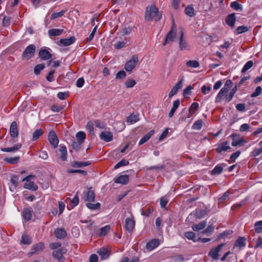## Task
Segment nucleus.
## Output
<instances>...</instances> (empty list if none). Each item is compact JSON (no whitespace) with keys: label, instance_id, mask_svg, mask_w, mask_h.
I'll return each instance as SVG.
<instances>
[{"label":"nucleus","instance_id":"1","mask_svg":"<svg viewBox=\"0 0 262 262\" xmlns=\"http://www.w3.org/2000/svg\"><path fill=\"white\" fill-rule=\"evenodd\" d=\"M162 17L161 14L159 12L158 9L155 5H152L150 7H147L146 9L145 18L147 20L154 19L156 21L160 20Z\"/></svg>","mask_w":262,"mask_h":262},{"label":"nucleus","instance_id":"2","mask_svg":"<svg viewBox=\"0 0 262 262\" xmlns=\"http://www.w3.org/2000/svg\"><path fill=\"white\" fill-rule=\"evenodd\" d=\"M229 89V79L227 80L224 86L220 90L218 93L216 99V102H221V100L225 99L227 102H229V95L228 91Z\"/></svg>","mask_w":262,"mask_h":262},{"label":"nucleus","instance_id":"3","mask_svg":"<svg viewBox=\"0 0 262 262\" xmlns=\"http://www.w3.org/2000/svg\"><path fill=\"white\" fill-rule=\"evenodd\" d=\"M67 252V249L64 247H62L53 251L52 256L54 258L58 260L59 262H64L65 258L63 255L66 254Z\"/></svg>","mask_w":262,"mask_h":262},{"label":"nucleus","instance_id":"4","mask_svg":"<svg viewBox=\"0 0 262 262\" xmlns=\"http://www.w3.org/2000/svg\"><path fill=\"white\" fill-rule=\"evenodd\" d=\"M176 26L173 23L171 30L167 33L163 46H165L169 41H173L176 37Z\"/></svg>","mask_w":262,"mask_h":262},{"label":"nucleus","instance_id":"5","mask_svg":"<svg viewBox=\"0 0 262 262\" xmlns=\"http://www.w3.org/2000/svg\"><path fill=\"white\" fill-rule=\"evenodd\" d=\"M138 62V55L135 54L132 56L131 59L126 62L124 66V69L129 72H131L136 67Z\"/></svg>","mask_w":262,"mask_h":262},{"label":"nucleus","instance_id":"6","mask_svg":"<svg viewBox=\"0 0 262 262\" xmlns=\"http://www.w3.org/2000/svg\"><path fill=\"white\" fill-rule=\"evenodd\" d=\"M35 52V46L32 44L28 46L22 54V58L26 60H29L34 56Z\"/></svg>","mask_w":262,"mask_h":262},{"label":"nucleus","instance_id":"7","mask_svg":"<svg viewBox=\"0 0 262 262\" xmlns=\"http://www.w3.org/2000/svg\"><path fill=\"white\" fill-rule=\"evenodd\" d=\"M45 248L44 243L41 242L35 245H34L31 249V251L27 253L28 257H31L34 254H38L41 252Z\"/></svg>","mask_w":262,"mask_h":262},{"label":"nucleus","instance_id":"8","mask_svg":"<svg viewBox=\"0 0 262 262\" xmlns=\"http://www.w3.org/2000/svg\"><path fill=\"white\" fill-rule=\"evenodd\" d=\"M224 244H221L217 247L212 248L208 253V256L214 260H217L219 259V252L224 246Z\"/></svg>","mask_w":262,"mask_h":262},{"label":"nucleus","instance_id":"9","mask_svg":"<svg viewBox=\"0 0 262 262\" xmlns=\"http://www.w3.org/2000/svg\"><path fill=\"white\" fill-rule=\"evenodd\" d=\"M184 33L183 30L180 32V36L179 39V47L181 50H190V46L187 41L184 39Z\"/></svg>","mask_w":262,"mask_h":262},{"label":"nucleus","instance_id":"10","mask_svg":"<svg viewBox=\"0 0 262 262\" xmlns=\"http://www.w3.org/2000/svg\"><path fill=\"white\" fill-rule=\"evenodd\" d=\"M48 140L50 144L54 148L57 147L59 142V140L56 133L54 130H51L49 132L48 135Z\"/></svg>","mask_w":262,"mask_h":262},{"label":"nucleus","instance_id":"11","mask_svg":"<svg viewBox=\"0 0 262 262\" xmlns=\"http://www.w3.org/2000/svg\"><path fill=\"white\" fill-rule=\"evenodd\" d=\"M231 137L233 140L232 142L233 146H239L247 143V141L241 137L239 135L233 134Z\"/></svg>","mask_w":262,"mask_h":262},{"label":"nucleus","instance_id":"12","mask_svg":"<svg viewBox=\"0 0 262 262\" xmlns=\"http://www.w3.org/2000/svg\"><path fill=\"white\" fill-rule=\"evenodd\" d=\"M83 200L85 202H94L95 199V194L91 188L88 189L86 191L83 192Z\"/></svg>","mask_w":262,"mask_h":262},{"label":"nucleus","instance_id":"13","mask_svg":"<svg viewBox=\"0 0 262 262\" xmlns=\"http://www.w3.org/2000/svg\"><path fill=\"white\" fill-rule=\"evenodd\" d=\"M135 226V221L133 218L127 217L125 221V229L128 232H132Z\"/></svg>","mask_w":262,"mask_h":262},{"label":"nucleus","instance_id":"14","mask_svg":"<svg viewBox=\"0 0 262 262\" xmlns=\"http://www.w3.org/2000/svg\"><path fill=\"white\" fill-rule=\"evenodd\" d=\"M129 180V177L127 174L119 175L115 179V183L122 185L127 184Z\"/></svg>","mask_w":262,"mask_h":262},{"label":"nucleus","instance_id":"15","mask_svg":"<svg viewBox=\"0 0 262 262\" xmlns=\"http://www.w3.org/2000/svg\"><path fill=\"white\" fill-rule=\"evenodd\" d=\"M160 244L159 239L155 238L148 242L146 245V248L148 251H151L157 248Z\"/></svg>","mask_w":262,"mask_h":262},{"label":"nucleus","instance_id":"16","mask_svg":"<svg viewBox=\"0 0 262 262\" xmlns=\"http://www.w3.org/2000/svg\"><path fill=\"white\" fill-rule=\"evenodd\" d=\"M18 177L16 174L12 176L10 180V185H9V189L11 191H14L17 188L18 185Z\"/></svg>","mask_w":262,"mask_h":262},{"label":"nucleus","instance_id":"17","mask_svg":"<svg viewBox=\"0 0 262 262\" xmlns=\"http://www.w3.org/2000/svg\"><path fill=\"white\" fill-rule=\"evenodd\" d=\"M38 55L42 60H46L52 58V54L46 49H41Z\"/></svg>","mask_w":262,"mask_h":262},{"label":"nucleus","instance_id":"18","mask_svg":"<svg viewBox=\"0 0 262 262\" xmlns=\"http://www.w3.org/2000/svg\"><path fill=\"white\" fill-rule=\"evenodd\" d=\"M10 134L12 138L17 137L18 130L17 129V124L16 121H13L10 127Z\"/></svg>","mask_w":262,"mask_h":262},{"label":"nucleus","instance_id":"19","mask_svg":"<svg viewBox=\"0 0 262 262\" xmlns=\"http://www.w3.org/2000/svg\"><path fill=\"white\" fill-rule=\"evenodd\" d=\"M101 140L108 142L113 140V134L110 132H102L100 135Z\"/></svg>","mask_w":262,"mask_h":262},{"label":"nucleus","instance_id":"20","mask_svg":"<svg viewBox=\"0 0 262 262\" xmlns=\"http://www.w3.org/2000/svg\"><path fill=\"white\" fill-rule=\"evenodd\" d=\"M54 234L58 239H63L67 236V233L64 228H57L54 231Z\"/></svg>","mask_w":262,"mask_h":262},{"label":"nucleus","instance_id":"21","mask_svg":"<svg viewBox=\"0 0 262 262\" xmlns=\"http://www.w3.org/2000/svg\"><path fill=\"white\" fill-rule=\"evenodd\" d=\"M33 210L31 208H26L23 210V216L25 220L29 221L32 217Z\"/></svg>","mask_w":262,"mask_h":262},{"label":"nucleus","instance_id":"22","mask_svg":"<svg viewBox=\"0 0 262 262\" xmlns=\"http://www.w3.org/2000/svg\"><path fill=\"white\" fill-rule=\"evenodd\" d=\"M246 239L244 237H239L235 241L233 248L238 247L241 249L242 247H244L246 246Z\"/></svg>","mask_w":262,"mask_h":262},{"label":"nucleus","instance_id":"23","mask_svg":"<svg viewBox=\"0 0 262 262\" xmlns=\"http://www.w3.org/2000/svg\"><path fill=\"white\" fill-rule=\"evenodd\" d=\"M97 253L100 256L101 258L102 259H107L110 255V252L109 251L104 248H100L98 251Z\"/></svg>","mask_w":262,"mask_h":262},{"label":"nucleus","instance_id":"24","mask_svg":"<svg viewBox=\"0 0 262 262\" xmlns=\"http://www.w3.org/2000/svg\"><path fill=\"white\" fill-rule=\"evenodd\" d=\"M228 149H229V146L228 145V141H225L220 144L216 148V150L218 153H222L223 151H227Z\"/></svg>","mask_w":262,"mask_h":262},{"label":"nucleus","instance_id":"25","mask_svg":"<svg viewBox=\"0 0 262 262\" xmlns=\"http://www.w3.org/2000/svg\"><path fill=\"white\" fill-rule=\"evenodd\" d=\"M75 41L74 36H71L70 38L61 39L60 43L63 46H68L73 44Z\"/></svg>","mask_w":262,"mask_h":262},{"label":"nucleus","instance_id":"26","mask_svg":"<svg viewBox=\"0 0 262 262\" xmlns=\"http://www.w3.org/2000/svg\"><path fill=\"white\" fill-rule=\"evenodd\" d=\"M199 108V104L196 102H193L191 104L189 109V114L185 117V120L189 118Z\"/></svg>","mask_w":262,"mask_h":262},{"label":"nucleus","instance_id":"27","mask_svg":"<svg viewBox=\"0 0 262 262\" xmlns=\"http://www.w3.org/2000/svg\"><path fill=\"white\" fill-rule=\"evenodd\" d=\"M154 130L149 131L147 134L144 135L140 140L139 142V145H142L146 142H147L154 134Z\"/></svg>","mask_w":262,"mask_h":262},{"label":"nucleus","instance_id":"28","mask_svg":"<svg viewBox=\"0 0 262 262\" xmlns=\"http://www.w3.org/2000/svg\"><path fill=\"white\" fill-rule=\"evenodd\" d=\"M21 147V143H17L14 145V146L11 147H7V148H2L1 149L2 151L4 152H14L18 150Z\"/></svg>","mask_w":262,"mask_h":262},{"label":"nucleus","instance_id":"29","mask_svg":"<svg viewBox=\"0 0 262 262\" xmlns=\"http://www.w3.org/2000/svg\"><path fill=\"white\" fill-rule=\"evenodd\" d=\"M63 32V29H52L48 31V34L50 36H58L60 35Z\"/></svg>","mask_w":262,"mask_h":262},{"label":"nucleus","instance_id":"30","mask_svg":"<svg viewBox=\"0 0 262 262\" xmlns=\"http://www.w3.org/2000/svg\"><path fill=\"white\" fill-rule=\"evenodd\" d=\"M180 101L179 99H177V100L174 101V102L173 103L172 107L168 114L169 117L171 118L173 116L175 112L176 111L177 109L178 108V107L180 105Z\"/></svg>","mask_w":262,"mask_h":262},{"label":"nucleus","instance_id":"31","mask_svg":"<svg viewBox=\"0 0 262 262\" xmlns=\"http://www.w3.org/2000/svg\"><path fill=\"white\" fill-rule=\"evenodd\" d=\"M59 152H60V159L62 161H65L67 160V150L65 146L60 145Z\"/></svg>","mask_w":262,"mask_h":262},{"label":"nucleus","instance_id":"32","mask_svg":"<svg viewBox=\"0 0 262 262\" xmlns=\"http://www.w3.org/2000/svg\"><path fill=\"white\" fill-rule=\"evenodd\" d=\"M82 145V143L75 139L71 140V146L73 149L76 151H79L81 148Z\"/></svg>","mask_w":262,"mask_h":262},{"label":"nucleus","instance_id":"33","mask_svg":"<svg viewBox=\"0 0 262 262\" xmlns=\"http://www.w3.org/2000/svg\"><path fill=\"white\" fill-rule=\"evenodd\" d=\"M76 138L77 141H78L83 144L84 142L85 139H86V134L83 132H82V131L78 132L76 134Z\"/></svg>","mask_w":262,"mask_h":262},{"label":"nucleus","instance_id":"34","mask_svg":"<svg viewBox=\"0 0 262 262\" xmlns=\"http://www.w3.org/2000/svg\"><path fill=\"white\" fill-rule=\"evenodd\" d=\"M43 131L42 129L39 128L35 130L32 134V140L33 141H36L39 139V138L43 135Z\"/></svg>","mask_w":262,"mask_h":262},{"label":"nucleus","instance_id":"35","mask_svg":"<svg viewBox=\"0 0 262 262\" xmlns=\"http://www.w3.org/2000/svg\"><path fill=\"white\" fill-rule=\"evenodd\" d=\"M110 229L111 227L110 225H106L104 227L101 228L99 233V236L102 237L105 236L110 231Z\"/></svg>","mask_w":262,"mask_h":262},{"label":"nucleus","instance_id":"36","mask_svg":"<svg viewBox=\"0 0 262 262\" xmlns=\"http://www.w3.org/2000/svg\"><path fill=\"white\" fill-rule=\"evenodd\" d=\"M185 13L187 15L190 17H193L195 15L194 8L190 5L187 6L185 8Z\"/></svg>","mask_w":262,"mask_h":262},{"label":"nucleus","instance_id":"37","mask_svg":"<svg viewBox=\"0 0 262 262\" xmlns=\"http://www.w3.org/2000/svg\"><path fill=\"white\" fill-rule=\"evenodd\" d=\"M254 226L255 233H260L262 232V220L256 222Z\"/></svg>","mask_w":262,"mask_h":262},{"label":"nucleus","instance_id":"38","mask_svg":"<svg viewBox=\"0 0 262 262\" xmlns=\"http://www.w3.org/2000/svg\"><path fill=\"white\" fill-rule=\"evenodd\" d=\"M185 236L189 240H192L193 242H197L195 234L192 231L186 232L184 234Z\"/></svg>","mask_w":262,"mask_h":262},{"label":"nucleus","instance_id":"39","mask_svg":"<svg viewBox=\"0 0 262 262\" xmlns=\"http://www.w3.org/2000/svg\"><path fill=\"white\" fill-rule=\"evenodd\" d=\"M206 226V222L203 221L196 225H194L192 228V229L195 231H198L200 230L204 229Z\"/></svg>","mask_w":262,"mask_h":262},{"label":"nucleus","instance_id":"40","mask_svg":"<svg viewBox=\"0 0 262 262\" xmlns=\"http://www.w3.org/2000/svg\"><path fill=\"white\" fill-rule=\"evenodd\" d=\"M21 242L27 245H29L32 243L31 238L27 234H24L21 236Z\"/></svg>","mask_w":262,"mask_h":262},{"label":"nucleus","instance_id":"41","mask_svg":"<svg viewBox=\"0 0 262 262\" xmlns=\"http://www.w3.org/2000/svg\"><path fill=\"white\" fill-rule=\"evenodd\" d=\"M24 187L26 189L33 191H36L38 189V186L33 182H30L28 183L25 184Z\"/></svg>","mask_w":262,"mask_h":262},{"label":"nucleus","instance_id":"42","mask_svg":"<svg viewBox=\"0 0 262 262\" xmlns=\"http://www.w3.org/2000/svg\"><path fill=\"white\" fill-rule=\"evenodd\" d=\"M101 204L100 203H97L96 204H93L91 202L86 204V206L90 209L94 210L100 208Z\"/></svg>","mask_w":262,"mask_h":262},{"label":"nucleus","instance_id":"43","mask_svg":"<svg viewBox=\"0 0 262 262\" xmlns=\"http://www.w3.org/2000/svg\"><path fill=\"white\" fill-rule=\"evenodd\" d=\"M230 7H231L236 11H242L243 10L242 5L236 1L232 2L230 3Z\"/></svg>","mask_w":262,"mask_h":262},{"label":"nucleus","instance_id":"44","mask_svg":"<svg viewBox=\"0 0 262 262\" xmlns=\"http://www.w3.org/2000/svg\"><path fill=\"white\" fill-rule=\"evenodd\" d=\"M139 120L138 117L134 114H131L127 119L126 121L131 124L134 123Z\"/></svg>","mask_w":262,"mask_h":262},{"label":"nucleus","instance_id":"45","mask_svg":"<svg viewBox=\"0 0 262 262\" xmlns=\"http://www.w3.org/2000/svg\"><path fill=\"white\" fill-rule=\"evenodd\" d=\"M67 172L68 173H78L83 176H86L87 174L86 171L79 169H68L67 170Z\"/></svg>","mask_w":262,"mask_h":262},{"label":"nucleus","instance_id":"46","mask_svg":"<svg viewBox=\"0 0 262 262\" xmlns=\"http://www.w3.org/2000/svg\"><path fill=\"white\" fill-rule=\"evenodd\" d=\"M66 12V10H62L59 12H55L52 14L51 16V19H54L55 18L62 16Z\"/></svg>","mask_w":262,"mask_h":262},{"label":"nucleus","instance_id":"47","mask_svg":"<svg viewBox=\"0 0 262 262\" xmlns=\"http://www.w3.org/2000/svg\"><path fill=\"white\" fill-rule=\"evenodd\" d=\"M186 66L189 67L196 68L200 66V63L196 60H189L186 62Z\"/></svg>","mask_w":262,"mask_h":262},{"label":"nucleus","instance_id":"48","mask_svg":"<svg viewBox=\"0 0 262 262\" xmlns=\"http://www.w3.org/2000/svg\"><path fill=\"white\" fill-rule=\"evenodd\" d=\"M44 68L45 64L43 63L38 64L35 67L34 72L36 75H38Z\"/></svg>","mask_w":262,"mask_h":262},{"label":"nucleus","instance_id":"49","mask_svg":"<svg viewBox=\"0 0 262 262\" xmlns=\"http://www.w3.org/2000/svg\"><path fill=\"white\" fill-rule=\"evenodd\" d=\"M203 125V121L202 120H198L193 124L192 128L193 129L200 130Z\"/></svg>","mask_w":262,"mask_h":262},{"label":"nucleus","instance_id":"50","mask_svg":"<svg viewBox=\"0 0 262 262\" xmlns=\"http://www.w3.org/2000/svg\"><path fill=\"white\" fill-rule=\"evenodd\" d=\"M249 30L248 28L246 26H241L238 27L236 29V34L238 35L243 33H245L248 31Z\"/></svg>","mask_w":262,"mask_h":262},{"label":"nucleus","instance_id":"51","mask_svg":"<svg viewBox=\"0 0 262 262\" xmlns=\"http://www.w3.org/2000/svg\"><path fill=\"white\" fill-rule=\"evenodd\" d=\"M253 65V62L252 61L250 60L248 61L244 66L242 70V73H245L249 69H250Z\"/></svg>","mask_w":262,"mask_h":262},{"label":"nucleus","instance_id":"52","mask_svg":"<svg viewBox=\"0 0 262 262\" xmlns=\"http://www.w3.org/2000/svg\"><path fill=\"white\" fill-rule=\"evenodd\" d=\"M223 171V168L221 166L218 165L216 166L213 170L211 171L212 175H216L220 174Z\"/></svg>","mask_w":262,"mask_h":262},{"label":"nucleus","instance_id":"53","mask_svg":"<svg viewBox=\"0 0 262 262\" xmlns=\"http://www.w3.org/2000/svg\"><path fill=\"white\" fill-rule=\"evenodd\" d=\"M153 212V208L151 206H149L148 207L147 209L145 210H142L141 212V214L143 216H149Z\"/></svg>","mask_w":262,"mask_h":262},{"label":"nucleus","instance_id":"54","mask_svg":"<svg viewBox=\"0 0 262 262\" xmlns=\"http://www.w3.org/2000/svg\"><path fill=\"white\" fill-rule=\"evenodd\" d=\"M136 84V81L132 79H127L125 83V85L127 88H133L135 86Z\"/></svg>","mask_w":262,"mask_h":262},{"label":"nucleus","instance_id":"55","mask_svg":"<svg viewBox=\"0 0 262 262\" xmlns=\"http://www.w3.org/2000/svg\"><path fill=\"white\" fill-rule=\"evenodd\" d=\"M19 159V157H15L13 158H5L4 161L10 164H13V163L17 162Z\"/></svg>","mask_w":262,"mask_h":262},{"label":"nucleus","instance_id":"56","mask_svg":"<svg viewBox=\"0 0 262 262\" xmlns=\"http://www.w3.org/2000/svg\"><path fill=\"white\" fill-rule=\"evenodd\" d=\"M126 76V72L123 70L119 71L116 76V79H124Z\"/></svg>","mask_w":262,"mask_h":262},{"label":"nucleus","instance_id":"57","mask_svg":"<svg viewBox=\"0 0 262 262\" xmlns=\"http://www.w3.org/2000/svg\"><path fill=\"white\" fill-rule=\"evenodd\" d=\"M193 89V86L191 85L188 86L184 90L183 96L184 97H187V96L191 94V90Z\"/></svg>","mask_w":262,"mask_h":262},{"label":"nucleus","instance_id":"58","mask_svg":"<svg viewBox=\"0 0 262 262\" xmlns=\"http://www.w3.org/2000/svg\"><path fill=\"white\" fill-rule=\"evenodd\" d=\"M262 92V89L260 86H257L255 91L251 94V97H256L259 96Z\"/></svg>","mask_w":262,"mask_h":262},{"label":"nucleus","instance_id":"59","mask_svg":"<svg viewBox=\"0 0 262 262\" xmlns=\"http://www.w3.org/2000/svg\"><path fill=\"white\" fill-rule=\"evenodd\" d=\"M168 200L165 196L162 197L160 199V204L162 208H164L167 205Z\"/></svg>","mask_w":262,"mask_h":262},{"label":"nucleus","instance_id":"60","mask_svg":"<svg viewBox=\"0 0 262 262\" xmlns=\"http://www.w3.org/2000/svg\"><path fill=\"white\" fill-rule=\"evenodd\" d=\"M240 154H241L240 150L236 151L234 153L232 154L230 156V163L234 162L235 160L239 157Z\"/></svg>","mask_w":262,"mask_h":262},{"label":"nucleus","instance_id":"61","mask_svg":"<svg viewBox=\"0 0 262 262\" xmlns=\"http://www.w3.org/2000/svg\"><path fill=\"white\" fill-rule=\"evenodd\" d=\"M86 128L89 132V133L90 134H93V130H94L93 123L91 121L88 122L86 125Z\"/></svg>","mask_w":262,"mask_h":262},{"label":"nucleus","instance_id":"62","mask_svg":"<svg viewBox=\"0 0 262 262\" xmlns=\"http://www.w3.org/2000/svg\"><path fill=\"white\" fill-rule=\"evenodd\" d=\"M71 203L73 206V207L77 206L79 203V198L78 196V192L76 193V195L72 200Z\"/></svg>","mask_w":262,"mask_h":262},{"label":"nucleus","instance_id":"63","mask_svg":"<svg viewBox=\"0 0 262 262\" xmlns=\"http://www.w3.org/2000/svg\"><path fill=\"white\" fill-rule=\"evenodd\" d=\"M95 125L96 127L104 129L105 128V124L103 122L100 121L98 120H96L95 121Z\"/></svg>","mask_w":262,"mask_h":262},{"label":"nucleus","instance_id":"64","mask_svg":"<svg viewBox=\"0 0 262 262\" xmlns=\"http://www.w3.org/2000/svg\"><path fill=\"white\" fill-rule=\"evenodd\" d=\"M262 153V147L259 148H255L251 153L253 157H257Z\"/></svg>","mask_w":262,"mask_h":262}]
</instances>
